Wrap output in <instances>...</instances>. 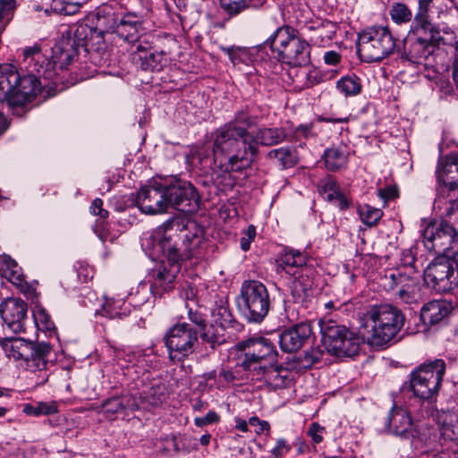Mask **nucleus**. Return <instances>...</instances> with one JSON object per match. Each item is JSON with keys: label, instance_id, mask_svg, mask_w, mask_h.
I'll use <instances>...</instances> for the list:
<instances>
[{"label": "nucleus", "instance_id": "1", "mask_svg": "<svg viewBox=\"0 0 458 458\" xmlns=\"http://www.w3.org/2000/svg\"><path fill=\"white\" fill-rule=\"evenodd\" d=\"M258 123L254 106L237 110L232 120L213 132L212 150L201 148L196 153L200 169L222 175L250 167L256 157V141L249 129Z\"/></svg>", "mask_w": 458, "mask_h": 458}, {"label": "nucleus", "instance_id": "2", "mask_svg": "<svg viewBox=\"0 0 458 458\" xmlns=\"http://www.w3.org/2000/svg\"><path fill=\"white\" fill-rule=\"evenodd\" d=\"M173 225L174 220H166L141 239L142 246L152 250L157 255L163 254L167 259V264L163 262L153 270L150 291L154 297H162L170 292L180 271L181 254L173 242L172 235L168 233L173 230Z\"/></svg>", "mask_w": 458, "mask_h": 458}, {"label": "nucleus", "instance_id": "3", "mask_svg": "<svg viewBox=\"0 0 458 458\" xmlns=\"http://www.w3.org/2000/svg\"><path fill=\"white\" fill-rule=\"evenodd\" d=\"M404 322L403 312L393 305L371 306L364 314V338L372 346H383L397 335Z\"/></svg>", "mask_w": 458, "mask_h": 458}, {"label": "nucleus", "instance_id": "4", "mask_svg": "<svg viewBox=\"0 0 458 458\" xmlns=\"http://www.w3.org/2000/svg\"><path fill=\"white\" fill-rule=\"evenodd\" d=\"M276 54L278 60L292 67L310 63V46L289 25L278 27L263 43Z\"/></svg>", "mask_w": 458, "mask_h": 458}, {"label": "nucleus", "instance_id": "5", "mask_svg": "<svg viewBox=\"0 0 458 458\" xmlns=\"http://www.w3.org/2000/svg\"><path fill=\"white\" fill-rule=\"evenodd\" d=\"M396 41L388 26H370L358 34L357 53L363 62L377 63L394 53Z\"/></svg>", "mask_w": 458, "mask_h": 458}, {"label": "nucleus", "instance_id": "6", "mask_svg": "<svg viewBox=\"0 0 458 458\" xmlns=\"http://www.w3.org/2000/svg\"><path fill=\"white\" fill-rule=\"evenodd\" d=\"M33 77L21 76L13 64H0V102L10 106H21L37 96Z\"/></svg>", "mask_w": 458, "mask_h": 458}, {"label": "nucleus", "instance_id": "7", "mask_svg": "<svg viewBox=\"0 0 458 458\" xmlns=\"http://www.w3.org/2000/svg\"><path fill=\"white\" fill-rule=\"evenodd\" d=\"M272 300L267 286L259 280H244L236 305L246 320L260 323L267 316Z\"/></svg>", "mask_w": 458, "mask_h": 458}, {"label": "nucleus", "instance_id": "8", "mask_svg": "<svg viewBox=\"0 0 458 458\" xmlns=\"http://www.w3.org/2000/svg\"><path fill=\"white\" fill-rule=\"evenodd\" d=\"M319 327L321 341L328 353L339 358L359 353L362 341L356 333L331 319H321Z\"/></svg>", "mask_w": 458, "mask_h": 458}, {"label": "nucleus", "instance_id": "9", "mask_svg": "<svg viewBox=\"0 0 458 458\" xmlns=\"http://www.w3.org/2000/svg\"><path fill=\"white\" fill-rule=\"evenodd\" d=\"M441 0H419L418 10L414 14L408 35L424 37L438 46H454L456 43L454 32L448 27L442 30L435 26L430 19L433 8Z\"/></svg>", "mask_w": 458, "mask_h": 458}, {"label": "nucleus", "instance_id": "10", "mask_svg": "<svg viewBox=\"0 0 458 458\" xmlns=\"http://www.w3.org/2000/svg\"><path fill=\"white\" fill-rule=\"evenodd\" d=\"M445 372V363L440 359L413 370L410 375L409 385L413 395L422 401L436 400Z\"/></svg>", "mask_w": 458, "mask_h": 458}, {"label": "nucleus", "instance_id": "11", "mask_svg": "<svg viewBox=\"0 0 458 458\" xmlns=\"http://www.w3.org/2000/svg\"><path fill=\"white\" fill-rule=\"evenodd\" d=\"M421 237L425 248L430 251L448 259L458 255V232L447 219L428 224Z\"/></svg>", "mask_w": 458, "mask_h": 458}, {"label": "nucleus", "instance_id": "12", "mask_svg": "<svg viewBox=\"0 0 458 458\" xmlns=\"http://www.w3.org/2000/svg\"><path fill=\"white\" fill-rule=\"evenodd\" d=\"M237 350L243 352L240 366L252 373L259 365L277 363L278 352L274 343L263 336H253L236 344Z\"/></svg>", "mask_w": 458, "mask_h": 458}, {"label": "nucleus", "instance_id": "13", "mask_svg": "<svg viewBox=\"0 0 458 458\" xmlns=\"http://www.w3.org/2000/svg\"><path fill=\"white\" fill-rule=\"evenodd\" d=\"M426 284L437 293L452 291L458 285V263L448 258L431 261L424 270Z\"/></svg>", "mask_w": 458, "mask_h": 458}, {"label": "nucleus", "instance_id": "14", "mask_svg": "<svg viewBox=\"0 0 458 458\" xmlns=\"http://www.w3.org/2000/svg\"><path fill=\"white\" fill-rule=\"evenodd\" d=\"M164 340L170 360L182 361L193 353L198 333L186 322L177 323L166 332Z\"/></svg>", "mask_w": 458, "mask_h": 458}, {"label": "nucleus", "instance_id": "15", "mask_svg": "<svg viewBox=\"0 0 458 458\" xmlns=\"http://www.w3.org/2000/svg\"><path fill=\"white\" fill-rule=\"evenodd\" d=\"M166 211L169 208L192 214L199 210L200 198L195 187L185 181L174 180L165 183Z\"/></svg>", "mask_w": 458, "mask_h": 458}, {"label": "nucleus", "instance_id": "16", "mask_svg": "<svg viewBox=\"0 0 458 458\" xmlns=\"http://www.w3.org/2000/svg\"><path fill=\"white\" fill-rule=\"evenodd\" d=\"M19 351L14 357L23 360L28 370L36 372L47 370L55 360V354L51 344L46 342H20Z\"/></svg>", "mask_w": 458, "mask_h": 458}, {"label": "nucleus", "instance_id": "17", "mask_svg": "<svg viewBox=\"0 0 458 458\" xmlns=\"http://www.w3.org/2000/svg\"><path fill=\"white\" fill-rule=\"evenodd\" d=\"M22 55V64L26 73L21 74V76H31L34 78L33 85L37 88L38 95L41 91L42 87L47 86L48 82L55 79L56 72L50 69V62L44 65L46 58L41 54L39 46L35 45L23 49Z\"/></svg>", "mask_w": 458, "mask_h": 458}, {"label": "nucleus", "instance_id": "18", "mask_svg": "<svg viewBox=\"0 0 458 458\" xmlns=\"http://www.w3.org/2000/svg\"><path fill=\"white\" fill-rule=\"evenodd\" d=\"M440 46L437 43L428 41L424 37H415L414 35H407L403 40V50L400 53L402 62H407L416 66L431 65L430 58L432 57L437 47Z\"/></svg>", "mask_w": 458, "mask_h": 458}, {"label": "nucleus", "instance_id": "19", "mask_svg": "<svg viewBox=\"0 0 458 458\" xmlns=\"http://www.w3.org/2000/svg\"><path fill=\"white\" fill-rule=\"evenodd\" d=\"M135 202L144 214L166 213L165 183L155 182L152 184L141 187L137 192Z\"/></svg>", "mask_w": 458, "mask_h": 458}, {"label": "nucleus", "instance_id": "20", "mask_svg": "<svg viewBox=\"0 0 458 458\" xmlns=\"http://www.w3.org/2000/svg\"><path fill=\"white\" fill-rule=\"evenodd\" d=\"M28 305L17 298H7L0 304V316L10 330L20 333L24 330Z\"/></svg>", "mask_w": 458, "mask_h": 458}, {"label": "nucleus", "instance_id": "21", "mask_svg": "<svg viewBox=\"0 0 458 458\" xmlns=\"http://www.w3.org/2000/svg\"><path fill=\"white\" fill-rule=\"evenodd\" d=\"M291 372L276 363L259 365V369L251 373V379L263 381L271 389L287 387L292 379Z\"/></svg>", "mask_w": 458, "mask_h": 458}, {"label": "nucleus", "instance_id": "22", "mask_svg": "<svg viewBox=\"0 0 458 458\" xmlns=\"http://www.w3.org/2000/svg\"><path fill=\"white\" fill-rule=\"evenodd\" d=\"M386 424L388 430L395 436L405 439L411 438L412 441L418 437L410 413L402 407L394 405L390 410Z\"/></svg>", "mask_w": 458, "mask_h": 458}, {"label": "nucleus", "instance_id": "23", "mask_svg": "<svg viewBox=\"0 0 458 458\" xmlns=\"http://www.w3.org/2000/svg\"><path fill=\"white\" fill-rule=\"evenodd\" d=\"M311 334L312 329L309 323H299L284 330L279 336L281 350L284 352L299 351L309 342Z\"/></svg>", "mask_w": 458, "mask_h": 458}, {"label": "nucleus", "instance_id": "24", "mask_svg": "<svg viewBox=\"0 0 458 458\" xmlns=\"http://www.w3.org/2000/svg\"><path fill=\"white\" fill-rule=\"evenodd\" d=\"M78 55V48L75 39L68 33L59 38L52 47V62L50 69L55 72L56 69L64 70Z\"/></svg>", "mask_w": 458, "mask_h": 458}, {"label": "nucleus", "instance_id": "25", "mask_svg": "<svg viewBox=\"0 0 458 458\" xmlns=\"http://www.w3.org/2000/svg\"><path fill=\"white\" fill-rule=\"evenodd\" d=\"M452 302L434 300L424 304L420 310V319L425 326H435L445 322L453 311Z\"/></svg>", "mask_w": 458, "mask_h": 458}, {"label": "nucleus", "instance_id": "26", "mask_svg": "<svg viewBox=\"0 0 458 458\" xmlns=\"http://www.w3.org/2000/svg\"><path fill=\"white\" fill-rule=\"evenodd\" d=\"M437 178L449 190L458 188V155L451 153L438 160Z\"/></svg>", "mask_w": 458, "mask_h": 458}, {"label": "nucleus", "instance_id": "27", "mask_svg": "<svg viewBox=\"0 0 458 458\" xmlns=\"http://www.w3.org/2000/svg\"><path fill=\"white\" fill-rule=\"evenodd\" d=\"M382 285L386 290H404L420 289V282L417 276L406 271L402 272L400 269H391L386 272L382 277Z\"/></svg>", "mask_w": 458, "mask_h": 458}, {"label": "nucleus", "instance_id": "28", "mask_svg": "<svg viewBox=\"0 0 458 458\" xmlns=\"http://www.w3.org/2000/svg\"><path fill=\"white\" fill-rule=\"evenodd\" d=\"M288 77L296 91L312 88L322 81V75L318 71L306 65L293 67L288 72Z\"/></svg>", "mask_w": 458, "mask_h": 458}, {"label": "nucleus", "instance_id": "29", "mask_svg": "<svg viewBox=\"0 0 458 458\" xmlns=\"http://www.w3.org/2000/svg\"><path fill=\"white\" fill-rule=\"evenodd\" d=\"M101 408L107 418L124 411H136L140 409V403L135 394L125 393L119 396H113L103 402Z\"/></svg>", "mask_w": 458, "mask_h": 458}, {"label": "nucleus", "instance_id": "30", "mask_svg": "<svg viewBox=\"0 0 458 458\" xmlns=\"http://www.w3.org/2000/svg\"><path fill=\"white\" fill-rule=\"evenodd\" d=\"M168 391L165 383L157 381L140 393L137 397L140 409H149L162 404L167 398Z\"/></svg>", "mask_w": 458, "mask_h": 458}, {"label": "nucleus", "instance_id": "31", "mask_svg": "<svg viewBox=\"0 0 458 458\" xmlns=\"http://www.w3.org/2000/svg\"><path fill=\"white\" fill-rule=\"evenodd\" d=\"M142 22L133 13H127L121 17L116 34L128 43H135L140 38V30Z\"/></svg>", "mask_w": 458, "mask_h": 458}, {"label": "nucleus", "instance_id": "32", "mask_svg": "<svg viewBox=\"0 0 458 458\" xmlns=\"http://www.w3.org/2000/svg\"><path fill=\"white\" fill-rule=\"evenodd\" d=\"M97 29L100 32H115L118 29L121 17L115 13L112 6L103 5L97 9L95 14Z\"/></svg>", "mask_w": 458, "mask_h": 458}, {"label": "nucleus", "instance_id": "33", "mask_svg": "<svg viewBox=\"0 0 458 458\" xmlns=\"http://www.w3.org/2000/svg\"><path fill=\"white\" fill-rule=\"evenodd\" d=\"M307 263V256L297 250H286L278 260V267L289 275H295L298 270L301 269L303 274V267Z\"/></svg>", "mask_w": 458, "mask_h": 458}, {"label": "nucleus", "instance_id": "34", "mask_svg": "<svg viewBox=\"0 0 458 458\" xmlns=\"http://www.w3.org/2000/svg\"><path fill=\"white\" fill-rule=\"evenodd\" d=\"M136 49L140 53L139 56L143 70L159 72L167 64L166 54L163 51L148 52L144 50L140 44L136 46Z\"/></svg>", "mask_w": 458, "mask_h": 458}, {"label": "nucleus", "instance_id": "35", "mask_svg": "<svg viewBox=\"0 0 458 458\" xmlns=\"http://www.w3.org/2000/svg\"><path fill=\"white\" fill-rule=\"evenodd\" d=\"M348 117H324L318 116L316 121L305 124H300L293 131L295 140L309 139L318 135L317 130L319 123H344L348 122Z\"/></svg>", "mask_w": 458, "mask_h": 458}, {"label": "nucleus", "instance_id": "36", "mask_svg": "<svg viewBox=\"0 0 458 458\" xmlns=\"http://www.w3.org/2000/svg\"><path fill=\"white\" fill-rule=\"evenodd\" d=\"M256 141V156L259 152V145L273 146L283 142L286 134L282 128H259L255 134H252Z\"/></svg>", "mask_w": 458, "mask_h": 458}, {"label": "nucleus", "instance_id": "37", "mask_svg": "<svg viewBox=\"0 0 458 458\" xmlns=\"http://www.w3.org/2000/svg\"><path fill=\"white\" fill-rule=\"evenodd\" d=\"M0 273L2 276L15 285H21L24 282L21 268L8 255L0 256Z\"/></svg>", "mask_w": 458, "mask_h": 458}, {"label": "nucleus", "instance_id": "38", "mask_svg": "<svg viewBox=\"0 0 458 458\" xmlns=\"http://www.w3.org/2000/svg\"><path fill=\"white\" fill-rule=\"evenodd\" d=\"M325 165L329 171L344 168L348 162V153L344 147L327 148L323 155Z\"/></svg>", "mask_w": 458, "mask_h": 458}, {"label": "nucleus", "instance_id": "39", "mask_svg": "<svg viewBox=\"0 0 458 458\" xmlns=\"http://www.w3.org/2000/svg\"><path fill=\"white\" fill-rule=\"evenodd\" d=\"M312 282L308 276L301 274L292 282L291 294L296 303H304L312 295Z\"/></svg>", "mask_w": 458, "mask_h": 458}, {"label": "nucleus", "instance_id": "40", "mask_svg": "<svg viewBox=\"0 0 458 458\" xmlns=\"http://www.w3.org/2000/svg\"><path fill=\"white\" fill-rule=\"evenodd\" d=\"M267 157L276 159L281 169L293 167L298 163L296 151L290 147H281L272 149L267 153Z\"/></svg>", "mask_w": 458, "mask_h": 458}, {"label": "nucleus", "instance_id": "41", "mask_svg": "<svg viewBox=\"0 0 458 458\" xmlns=\"http://www.w3.org/2000/svg\"><path fill=\"white\" fill-rule=\"evenodd\" d=\"M200 338L203 342L208 344L212 349L223 344L226 341L225 328L214 323L205 326L201 329Z\"/></svg>", "mask_w": 458, "mask_h": 458}, {"label": "nucleus", "instance_id": "42", "mask_svg": "<svg viewBox=\"0 0 458 458\" xmlns=\"http://www.w3.org/2000/svg\"><path fill=\"white\" fill-rule=\"evenodd\" d=\"M58 411L59 406L55 401L25 403L22 408L25 414L35 417L53 415Z\"/></svg>", "mask_w": 458, "mask_h": 458}, {"label": "nucleus", "instance_id": "43", "mask_svg": "<svg viewBox=\"0 0 458 458\" xmlns=\"http://www.w3.org/2000/svg\"><path fill=\"white\" fill-rule=\"evenodd\" d=\"M130 307L123 300L108 299L102 307V315L109 318H123L130 314Z\"/></svg>", "mask_w": 458, "mask_h": 458}, {"label": "nucleus", "instance_id": "44", "mask_svg": "<svg viewBox=\"0 0 458 458\" xmlns=\"http://www.w3.org/2000/svg\"><path fill=\"white\" fill-rule=\"evenodd\" d=\"M388 13L392 21L397 25L407 24L413 20L411 10L403 3H394Z\"/></svg>", "mask_w": 458, "mask_h": 458}, {"label": "nucleus", "instance_id": "45", "mask_svg": "<svg viewBox=\"0 0 458 458\" xmlns=\"http://www.w3.org/2000/svg\"><path fill=\"white\" fill-rule=\"evenodd\" d=\"M212 321L214 324L226 328L233 323V315L228 309L226 302L220 301L211 310Z\"/></svg>", "mask_w": 458, "mask_h": 458}, {"label": "nucleus", "instance_id": "46", "mask_svg": "<svg viewBox=\"0 0 458 458\" xmlns=\"http://www.w3.org/2000/svg\"><path fill=\"white\" fill-rule=\"evenodd\" d=\"M337 89L345 97L357 96L361 91L360 81L357 76H344L336 82Z\"/></svg>", "mask_w": 458, "mask_h": 458}, {"label": "nucleus", "instance_id": "47", "mask_svg": "<svg viewBox=\"0 0 458 458\" xmlns=\"http://www.w3.org/2000/svg\"><path fill=\"white\" fill-rule=\"evenodd\" d=\"M358 213L362 223L369 227L377 225L383 216V211L380 208L367 204L359 206Z\"/></svg>", "mask_w": 458, "mask_h": 458}, {"label": "nucleus", "instance_id": "48", "mask_svg": "<svg viewBox=\"0 0 458 458\" xmlns=\"http://www.w3.org/2000/svg\"><path fill=\"white\" fill-rule=\"evenodd\" d=\"M220 49L229 56L233 66L241 68V64L248 65L250 61V54L246 48L233 46L220 47Z\"/></svg>", "mask_w": 458, "mask_h": 458}, {"label": "nucleus", "instance_id": "49", "mask_svg": "<svg viewBox=\"0 0 458 458\" xmlns=\"http://www.w3.org/2000/svg\"><path fill=\"white\" fill-rule=\"evenodd\" d=\"M33 317L35 324L39 330L50 334L55 330V323L45 309H38L36 312H34Z\"/></svg>", "mask_w": 458, "mask_h": 458}, {"label": "nucleus", "instance_id": "50", "mask_svg": "<svg viewBox=\"0 0 458 458\" xmlns=\"http://www.w3.org/2000/svg\"><path fill=\"white\" fill-rule=\"evenodd\" d=\"M318 191L327 201L334 200V199H335V197L341 192L339 186L331 177H327L319 182Z\"/></svg>", "mask_w": 458, "mask_h": 458}, {"label": "nucleus", "instance_id": "51", "mask_svg": "<svg viewBox=\"0 0 458 458\" xmlns=\"http://www.w3.org/2000/svg\"><path fill=\"white\" fill-rule=\"evenodd\" d=\"M395 295L400 303L407 304L410 306L419 305L422 299L420 288L411 289L409 291L397 290Z\"/></svg>", "mask_w": 458, "mask_h": 458}, {"label": "nucleus", "instance_id": "52", "mask_svg": "<svg viewBox=\"0 0 458 458\" xmlns=\"http://www.w3.org/2000/svg\"><path fill=\"white\" fill-rule=\"evenodd\" d=\"M250 0H220L223 10L230 16L237 15L249 7Z\"/></svg>", "mask_w": 458, "mask_h": 458}, {"label": "nucleus", "instance_id": "53", "mask_svg": "<svg viewBox=\"0 0 458 458\" xmlns=\"http://www.w3.org/2000/svg\"><path fill=\"white\" fill-rule=\"evenodd\" d=\"M188 318L200 330L205 327L206 319L198 302H188L186 305Z\"/></svg>", "mask_w": 458, "mask_h": 458}, {"label": "nucleus", "instance_id": "54", "mask_svg": "<svg viewBox=\"0 0 458 458\" xmlns=\"http://www.w3.org/2000/svg\"><path fill=\"white\" fill-rule=\"evenodd\" d=\"M199 230L191 232L187 227L181 230V238L182 239L186 249L190 250L197 247L200 243L201 235L199 234Z\"/></svg>", "mask_w": 458, "mask_h": 458}, {"label": "nucleus", "instance_id": "55", "mask_svg": "<svg viewBox=\"0 0 458 458\" xmlns=\"http://www.w3.org/2000/svg\"><path fill=\"white\" fill-rule=\"evenodd\" d=\"M326 429L318 422H312L308 429L307 435L310 437L313 444H320L324 439Z\"/></svg>", "mask_w": 458, "mask_h": 458}, {"label": "nucleus", "instance_id": "56", "mask_svg": "<svg viewBox=\"0 0 458 458\" xmlns=\"http://www.w3.org/2000/svg\"><path fill=\"white\" fill-rule=\"evenodd\" d=\"M14 0H0V23H7L13 18Z\"/></svg>", "mask_w": 458, "mask_h": 458}, {"label": "nucleus", "instance_id": "57", "mask_svg": "<svg viewBox=\"0 0 458 458\" xmlns=\"http://www.w3.org/2000/svg\"><path fill=\"white\" fill-rule=\"evenodd\" d=\"M256 236V227L252 225H250L248 228L243 231L242 236L240 240L241 249L243 251H247L250 248V242L254 241Z\"/></svg>", "mask_w": 458, "mask_h": 458}, {"label": "nucleus", "instance_id": "58", "mask_svg": "<svg viewBox=\"0 0 458 458\" xmlns=\"http://www.w3.org/2000/svg\"><path fill=\"white\" fill-rule=\"evenodd\" d=\"M441 429L458 424V412L455 411H445L438 417Z\"/></svg>", "mask_w": 458, "mask_h": 458}, {"label": "nucleus", "instance_id": "59", "mask_svg": "<svg viewBox=\"0 0 458 458\" xmlns=\"http://www.w3.org/2000/svg\"><path fill=\"white\" fill-rule=\"evenodd\" d=\"M292 449V446L286 440L280 438L276 441V445L270 451L273 458H281Z\"/></svg>", "mask_w": 458, "mask_h": 458}, {"label": "nucleus", "instance_id": "60", "mask_svg": "<svg viewBox=\"0 0 458 458\" xmlns=\"http://www.w3.org/2000/svg\"><path fill=\"white\" fill-rule=\"evenodd\" d=\"M401 262L403 267L411 269L413 273H417L416 259L411 250H404L402 252Z\"/></svg>", "mask_w": 458, "mask_h": 458}, {"label": "nucleus", "instance_id": "61", "mask_svg": "<svg viewBox=\"0 0 458 458\" xmlns=\"http://www.w3.org/2000/svg\"><path fill=\"white\" fill-rule=\"evenodd\" d=\"M58 3L55 5V10L64 15L75 14L81 8V3H61V6H57Z\"/></svg>", "mask_w": 458, "mask_h": 458}, {"label": "nucleus", "instance_id": "62", "mask_svg": "<svg viewBox=\"0 0 458 458\" xmlns=\"http://www.w3.org/2000/svg\"><path fill=\"white\" fill-rule=\"evenodd\" d=\"M197 297V289L193 285H187L186 287L182 288L181 292V298L184 300L185 306L188 304V302H198L196 301Z\"/></svg>", "mask_w": 458, "mask_h": 458}, {"label": "nucleus", "instance_id": "63", "mask_svg": "<svg viewBox=\"0 0 458 458\" xmlns=\"http://www.w3.org/2000/svg\"><path fill=\"white\" fill-rule=\"evenodd\" d=\"M219 419L218 415L215 411H208L204 417H199L194 420V423L198 427H203L208 424L217 421Z\"/></svg>", "mask_w": 458, "mask_h": 458}, {"label": "nucleus", "instance_id": "64", "mask_svg": "<svg viewBox=\"0 0 458 458\" xmlns=\"http://www.w3.org/2000/svg\"><path fill=\"white\" fill-rule=\"evenodd\" d=\"M441 434L445 438L458 443V424L442 428Z\"/></svg>", "mask_w": 458, "mask_h": 458}]
</instances>
